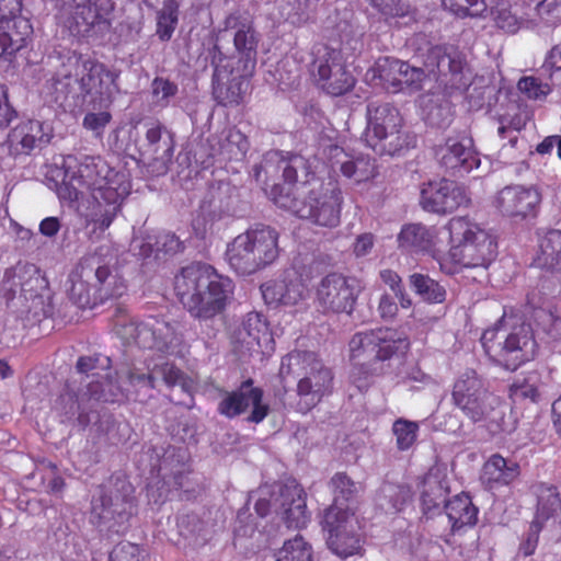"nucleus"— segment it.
Wrapping results in <instances>:
<instances>
[{
    "label": "nucleus",
    "instance_id": "obj_1",
    "mask_svg": "<svg viewBox=\"0 0 561 561\" xmlns=\"http://www.w3.org/2000/svg\"><path fill=\"white\" fill-rule=\"evenodd\" d=\"M131 193V180L123 169L111 167L103 158L85 156L79 161L69 158L57 195L61 201L75 202L84 194L93 205L84 215L87 236L99 241L111 227Z\"/></svg>",
    "mask_w": 561,
    "mask_h": 561
},
{
    "label": "nucleus",
    "instance_id": "obj_2",
    "mask_svg": "<svg viewBox=\"0 0 561 561\" xmlns=\"http://www.w3.org/2000/svg\"><path fill=\"white\" fill-rule=\"evenodd\" d=\"M274 163L283 171L284 178V184H275L270 193L277 206L322 227L339 225L343 196L336 183L324 184L314 176L297 182L298 171L309 176L306 160L301 156L285 157L279 152H271L264 162L265 172H270Z\"/></svg>",
    "mask_w": 561,
    "mask_h": 561
},
{
    "label": "nucleus",
    "instance_id": "obj_3",
    "mask_svg": "<svg viewBox=\"0 0 561 561\" xmlns=\"http://www.w3.org/2000/svg\"><path fill=\"white\" fill-rule=\"evenodd\" d=\"M174 291L194 317L208 319L225 310L233 294V283L209 265L192 264L175 275Z\"/></svg>",
    "mask_w": 561,
    "mask_h": 561
},
{
    "label": "nucleus",
    "instance_id": "obj_4",
    "mask_svg": "<svg viewBox=\"0 0 561 561\" xmlns=\"http://www.w3.org/2000/svg\"><path fill=\"white\" fill-rule=\"evenodd\" d=\"M445 229L450 249L439 260L443 272L455 274L462 268H488L497 256L494 232L467 217L451 218Z\"/></svg>",
    "mask_w": 561,
    "mask_h": 561
},
{
    "label": "nucleus",
    "instance_id": "obj_5",
    "mask_svg": "<svg viewBox=\"0 0 561 561\" xmlns=\"http://www.w3.org/2000/svg\"><path fill=\"white\" fill-rule=\"evenodd\" d=\"M61 75L65 78H72L83 92L105 104L103 110L88 112L82 121V126L87 130L95 137H102L112 119L107 107L118 91L116 75L94 58L77 53L68 56L62 65Z\"/></svg>",
    "mask_w": 561,
    "mask_h": 561
},
{
    "label": "nucleus",
    "instance_id": "obj_6",
    "mask_svg": "<svg viewBox=\"0 0 561 561\" xmlns=\"http://www.w3.org/2000/svg\"><path fill=\"white\" fill-rule=\"evenodd\" d=\"M408 346V339L390 328L356 333L348 344L352 382L359 390L367 389L376 377L386 373V362Z\"/></svg>",
    "mask_w": 561,
    "mask_h": 561
},
{
    "label": "nucleus",
    "instance_id": "obj_7",
    "mask_svg": "<svg viewBox=\"0 0 561 561\" xmlns=\"http://www.w3.org/2000/svg\"><path fill=\"white\" fill-rule=\"evenodd\" d=\"M278 254V233L262 226L238 234L228 244L226 259L237 273L250 275L272 264Z\"/></svg>",
    "mask_w": 561,
    "mask_h": 561
},
{
    "label": "nucleus",
    "instance_id": "obj_8",
    "mask_svg": "<svg viewBox=\"0 0 561 561\" xmlns=\"http://www.w3.org/2000/svg\"><path fill=\"white\" fill-rule=\"evenodd\" d=\"M279 374L298 377L299 405L306 410L316 407L332 389L331 370L311 352L289 353L282 360Z\"/></svg>",
    "mask_w": 561,
    "mask_h": 561
},
{
    "label": "nucleus",
    "instance_id": "obj_9",
    "mask_svg": "<svg viewBox=\"0 0 561 561\" xmlns=\"http://www.w3.org/2000/svg\"><path fill=\"white\" fill-rule=\"evenodd\" d=\"M160 377L168 386L179 385L185 391H188L192 387V380H187L173 365L165 363L149 368L148 375L140 374L136 369L124 370L119 374L123 385L118 386L110 379H105L103 382L92 379L88 382L89 399L116 401L124 392H130L131 388L136 392L141 389L154 388L156 381ZM85 396L87 393L82 394L80 400L84 401Z\"/></svg>",
    "mask_w": 561,
    "mask_h": 561
},
{
    "label": "nucleus",
    "instance_id": "obj_10",
    "mask_svg": "<svg viewBox=\"0 0 561 561\" xmlns=\"http://www.w3.org/2000/svg\"><path fill=\"white\" fill-rule=\"evenodd\" d=\"M255 512L261 517L274 512L288 528L307 526L310 515L307 511L306 493L296 482L262 485L255 492Z\"/></svg>",
    "mask_w": 561,
    "mask_h": 561
},
{
    "label": "nucleus",
    "instance_id": "obj_11",
    "mask_svg": "<svg viewBox=\"0 0 561 561\" xmlns=\"http://www.w3.org/2000/svg\"><path fill=\"white\" fill-rule=\"evenodd\" d=\"M482 346L489 357L507 369H516L530 360L536 351V343L529 327L523 324L507 332L503 325H496L483 332Z\"/></svg>",
    "mask_w": 561,
    "mask_h": 561
},
{
    "label": "nucleus",
    "instance_id": "obj_12",
    "mask_svg": "<svg viewBox=\"0 0 561 561\" xmlns=\"http://www.w3.org/2000/svg\"><path fill=\"white\" fill-rule=\"evenodd\" d=\"M454 403L473 422L496 421L500 399L488 392L482 378L474 370H466L456 379L453 388Z\"/></svg>",
    "mask_w": 561,
    "mask_h": 561
},
{
    "label": "nucleus",
    "instance_id": "obj_13",
    "mask_svg": "<svg viewBox=\"0 0 561 561\" xmlns=\"http://www.w3.org/2000/svg\"><path fill=\"white\" fill-rule=\"evenodd\" d=\"M321 524L328 547L334 554L347 558L359 552V524L351 506H343L336 500L324 511Z\"/></svg>",
    "mask_w": 561,
    "mask_h": 561
},
{
    "label": "nucleus",
    "instance_id": "obj_14",
    "mask_svg": "<svg viewBox=\"0 0 561 561\" xmlns=\"http://www.w3.org/2000/svg\"><path fill=\"white\" fill-rule=\"evenodd\" d=\"M401 126L402 117L394 106L388 103L368 105L365 140L376 152L393 154L401 148Z\"/></svg>",
    "mask_w": 561,
    "mask_h": 561
},
{
    "label": "nucleus",
    "instance_id": "obj_15",
    "mask_svg": "<svg viewBox=\"0 0 561 561\" xmlns=\"http://www.w3.org/2000/svg\"><path fill=\"white\" fill-rule=\"evenodd\" d=\"M541 193L536 186L507 185L491 197V207L502 217L523 221L537 215L541 204Z\"/></svg>",
    "mask_w": 561,
    "mask_h": 561
},
{
    "label": "nucleus",
    "instance_id": "obj_16",
    "mask_svg": "<svg viewBox=\"0 0 561 561\" xmlns=\"http://www.w3.org/2000/svg\"><path fill=\"white\" fill-rule=\"evenodd\" d=\"M236 64L233 57H222L215 66L214 95L222 105L239 104L248 90L247 78L253 67L248 66V62H243L242 68L236 67Z\"/></svg>",
    "mask_w": 561,
    "mask_h": 561
},
{
    "label": "nucleus",
    "instance_id": "obj_17",
    "mask_svg": "<svg viewBox=\"0 0 561 561\" xmlns=\"http://www.w3.org/2000/svg\"><path fill=\"white\" fill-rule=\"evenodd\" d=\"M445 9L460 18L491 16L496 26L507 33L520 28L522 21L511 12L506 0H443Z\"/></svg>",
    "mask_w": 561,
    "mask_h": 561
},
{
    "label": "nucleus",
    "instance_id": "obj_18",
    "mask_svg": "<svg viewBox=\"0 0 561 561\" xmlns=\"http://www.w3.org/2000/svg\"><path fill=\"white\" fill-rule=\"evenodd\" d=\"M313 62L312 73L320 88L330 95L339 96L351 91L355 85L354 76L347 71L335 50L323 48L318 51Z\"/></svg>",
    "mask_w": 561,
    "mask_h": 561
},
{
    "label": "nucleus",
    "instance_id": "obj_19",
    "mask_svg": "<svg viewBox=\"0 0 561 561\" xmlns=\"http://www.w3.org/2000/svg\"><path fill=\"white\" fill-rule=\"evenodd\" d=\"M357 295L358 289L355 279L332 273L319 283L316 299L323 311L351 313Z\"/></svg>",
    "mask_w": 561,
    "mask_h": 561
},
{
    "label": "nucleus",
    "instance_id": "obj_20",
    "mask_svg": "<svg viewBox=\"0 0 561 561\" xmlns=\"http://www.w3.org/2000/svg\"><path fill=\"white\" fill-rule=\"evenodd\" d=\"M263 392L252 386L251 380L244 381L236 391L227 392L218 404V412L229 419L251 411L248 421L260 423L267 413L268 405L262 401Z\"/></svg>",
    "mask_w": 561,
    "mask_h": 561
},
{
    "label": "nucleus",
    "instance_id": "obj_21",
    "mask_svg": "<svg viewBox=\"0 0 561 561\" xmlns=\"http://www.w3.org/2000/svg\"><path fill=\"white\" fill-rule=\"evenodd\" d=\"M470 197L465 187L454 181L442 179L426 184L421 192V204L425 210L447 214L468 206Z\"/></svg>",
    "mask_w": 561,
    "mask_h": 561
},
{
    "label": "nucleus",
    "instance_id": "obj_22",
    "mask_svg": "<svg viewBox=\"0 0 561 561\" xmlns=\"http://www.w3.org/2000/svg\"><path fill=\"white\" fill-rule=\"evenodd\" d=\"M261 291L265 302L275 306H298L309 297L306 279L295 270L285 272L277 279L266 282L261 286Z\"/></svg>",
    "mask_w": 561,
    "mask_h": 561
},
{
    "label": "nucleus",
    "instance_id": "obj_23",
    "mask_svg": "<svg viewBox=\"0 0 561 561\" xmlns=\"http://www.w3.org/2000/svg\"><path fill=\"white\" fill-rule=\"evenodd\" d=\"M436 157L446 169L470 172L479 168L480 158L473 149L469 137H449L436 149Z\"/></svg>",
    "mask_w": 561,
    "mask_h": 561
},
{
    "label": "nucleus",
    "instance_id": "obj_24",
    "mask_svg": "<svg viewBox=\"0 0 561 561\" xmlns=\"http://www.w3.org/2000/svg\"><path fill=\"white\" fill-rule=\"evenodd\" d=\"M425 67L428 73L442 76L450 75L451 84L456 88H466L470 83V73L465 58L456 50L447 51L444 47H434L430 50Z\"/></svg>",
    "mask_w": 561,
    "mask_h": 561
},
{
    "label": "nucleus",
    "instance_id": "obj_25",
    "mask_svg": "<svg viewBox=\"0 0 561 561\" xmlns=\"http://www.w3.org/2000/svg\"><path fill=\"white\" fill-rule=\"evenodd\" d=\"M329 159L333 170L337 169L343 176L355 184L368 182L377 175L375 160L363 154H348L341 147H331Z\"/></svg>",
    "mask_w": 561,
    "mask_h": 561
},
{
    "label": "nucleus",
    "instance_id": "obj_26",
    "mask_svg": "<svg viewBox=\"0 0 561 561\" xmlns=\"http://www.w3.org/2000/svg\"><path fill=\"white\" fill-rule=\"evenodd\" d=\"M169 331L167 324L154 321V323L144 322L140 324L130 323H116V333L125 340L126 343L131 341L136 342L144 348H168V335L162 336V331Z\"/></svg>",
    "mask_w": 561,
    "mask_h": 561
},
{
    "label": "nucleus",
    "instance_id": "obj_27",
    "mask_svg": "<svg viewBox=\"0 0 561 561\" xmlns=\"http://www.w3.org/2000/svg\"><path fill=\"white\" fill-rule=\"evenodd\" d=\"M438 229L422 224H407L398 234V247L409 254L434 255L437 247Z\"/></svg>",
    "mask_w": 561,
    "mask_h": 561
},
{
    "label": "nucleus",
    "instance_id": "obj_28",
    "mask_svg": "<svg viewBox=\"0 0 561 561\" xmlns=\"http://www.w3.org/2000/svg\"><path fill=\"white\" fill-rule=\"evenodd\" d=\"M50 135L39 121L20 122L8 136L10 151L14 154L28 153L49 141Z\"/></svg>",
    "mask_w": 561,
    "mask_h": 561
},
{
    "label": "nucleus",
    "instance_id": "obj_29",
    "mask_svg": "<svg viewBox=\"0 0 561 561\" xmlns=\"http://www.w3.org/2000/svg\"><path fill=\"white\" fill-rule=\"evenodd\" d=\"M238 341L248 351L263 354L273 351L274 342L265 318L257 312L247 314L238 332Z\"/></svg>",
    "mask_w": 561,
    "mask_h": 561
},
{
    "label": "nucleus",
    "instance_id": "obj_30",
    "mask_svg": "<svg viewBox=\"0 0 561 561\" xmlns=\"http://www.w3.org/2000/svg\"><path fill=\"white\" fill-rule=\"evenodd\" d=\"M11 2H15V0H0V57L12 55L23 48L32 32L31 24L23 19L14 21L15 31L13 33L5 32V28H9L10 25L5 11Z\"/></svg>",
    "mask_w": 561,
    "mask_h": 561
},
{
    "label": "nucleus",
    "instance_id": "obj_31",
    "mask_svg": "<svg viewBox=\"0 0 561 561\" xmlns=\"http://www.w3.org/2000/svg\"><path fill=\"white\" fill-rule=\"evenodd\" d=\"M444 472V468L435 466L428 470L421 482V504L426 515L435 514L446 501L448 490Z\"/></svg>",
    "mask_w": 561,
    "mask_h": 561
},
{
    "label": "nucleus",
    "instance_id": "obj_32",
    "mask_svg": "<svg viewBox=\"0 0 561 561\" xmlns=\"http://www.w3.org/2000/svg\"><path fill=\"white\" fill-rule=\"evenodd\" d=\"M561 511V501L559 499L556 489L546 488L543 489L538 499V510L536 514V518L530 526V534L523 546V551L525 556H529L534 552V549L537 545L538 534L540 531L541 525L543 522L549 520L551 517L558 515Z\"/></svg>",
    "mask_w": 561,
    "mask_h": 561
},
{
    "label": "nucleus",
    "instance_id": "obj_33",
    "mask_svg": "<svg viewBox=\"0 0 561 561\" xmlns=\"http://www.w3.org/2000/svg\"><path fill=\"white\" fill-rule=\"evenodd\" d=\"M130 491L131 486L129 483L125 480L119 481V486H117L115 494L93 499V511L101 519H110L114 514L122 516L127 511L130 514L131 502L128 499Z\"/></svg>",
    "mask_w": 561,
    "mask_h": 561
},
{
    "label": "nucleus",
    "instance_id": "obj_34",
    "mask_svg": "<svg viewBox=\"0 0 561 561\" xmlns=\"http://www.w3.org/2000/svg\"><path fill=\"white\" fill-rule=\"evenodd\" d=\"M5 275L12 286L20 287L25 296L30 294V297L37 298L39 290L45 288V279L39 268L33 263L19 262Z\"/></svg>",
    "mask_w": 561,
    "mask_h": 561
},
{
    "label": "nucleus",
    "instance_id": "obj_35",
    "mask_svg": "<svg viewBox=\"0 0 561 561\" xmlns=\"http://www.w3.org/2000/svg\"><path fill=\"white\" fill-rule=\"evenodd\" d=\"M519 476V466L501 455H493L484 463L482 480L490 488L507 485Z\"/></svg>",
    "mask_w": 561,
    "mask_h": 561
},
{
    "label": "nucleus",
    "instance_id": "obj_36",
    "mask_svg": "<svg viewBox=\"0 0 561 561\" xmlns=\"http://www.w3.org/2000/svg\"><path fill=\"white\" fill-rule=\"evenodd\" d=\"M68 288L70 299L81 308L93 307L96 298L93 289V271L81 265L69 276Z\"/></svg>",
    "mask_w": 561,
    "mask_h": 561
},
{
    "label": "nucleus",
    "instance_id": "obj_37",
    "mask_svg": "<svg viewBox=\"0 0 561 561\" xmlns=\"http://www.w3.org/2000/svg\"><path fill=\"white\" fill-rule=\"evenodd\" d=\"M534 262L540 268L561 274V231L551 230L539 239Z\"/></svg>",
    "mask_w": 561,
    "mask_h": 561
},
{
    "label": "nucleus",
    "instance_id": "obj_38",
    "mask_svg": "<svg viewBox=\"0 0 561 561\" xmlns=\"http://www.w3.org/2000/svg\"><path fill=\"white\" fill-rule=\"evenodd\" d=\"M446 514L454 533L465 527H471L477 522L478 510L472 504L469 495L458 494L445 505Z\"/></svg>",
    "mask_w": 561,
    "mask_h": 561
},
{
    "label": "nucleus",
    "instance_id": "obj_39",
    "mask_svg": "<svg viewBox=\"0 0 561 561\" xmlns=\"http://www.w3.org/2000/svg\"><path fill=\"white\" fill-rule=\"evenodd\" d=\"M93 289L96 305L106 299L121 297L125 289L124 280L105 265H100L93 271Z\"/></svg>",
    "mask_w": 561,
    "mask_h": 561
},
{
    "label": "nucleus",
    "instance_id": "obj_40",
    "mask_svg": "<svg viewBox=\"0 0 561 561\" xmlns=\"http://www.w3.org/2000/svg\"><path fill=\"white\" fill-rule=\"evenodd\" d=\"M400 60L382 57L367 71L366 78L391 93H398L399 82L397 80V71H400Z\"/></svg>",
    "mask_w": 561,
    "mask_h": 561
},
{
    "label": "nucleus",
    "instance_id": "obj_41",
    "mask_svg": "<svg viewBox=\"0 0 561 561\" xmlns=\"http://www.w3.org/2000/svg\"><path fill=\"white\" fill-rule=\"evenodd\" d=\"M146 4L153 7L159 0H145ZM163 7L157 12V30L158 37L167 42L169 41L179 22V5L175 0H163Z\"/></svg>",
    "mask_w": 561,
    "mask_h": 561
},
{
    "label": "nucleus",
    "instance_id": "obj_42",
    "mask_svg": "<svg viewBox=\"0 0 561 561\" xmlns=\"http://www.w3.org/2000/svg\"><path fill=\"white\" fill-rule=\"evenodd\" d=\"M224 217V211L217 204H203L195 215L192 227L197 237L204 238L215 229V226Z\"/></svg>",
    "mask_w": 561,
    "mask_h": 561
},
{
    "label": "nucleus",
    "instance_id": "obj_43",
    "mask_svg": "<svg viewBox=\"0 0 561 561\" xmlns=\"http://www.w3.org/2000/svg\"><path fill=\"white\" fill-rule=\"evenodd\" d=\"M276 561H312L311 546L299 535L284 542Z\"/></svg>",
    "mask_w": 561,
    "mask_h": 561
},
{
    "label": "nucleus",
    "instance_id": "obj_44",
    "mask_svg": "<svg viewBox=\"0 0 561 561\" xmlns=\"http://www.w3.org/2000/svg\"><path fill=\"white\" fill-rule=\"evenodd\" d=\"M410 282L415 293L430 302H442L445 299V289L434 279L422 274H413Z\"/></svg>",
    "mask_w": 561,
    "mask_h": 561
},
{
    "label": "nucleus",
    "instance_id": "obj_45",
    "mask_svg": "<svg viewBox=\"0 0 561 561\" xmlns=\"http://www.w3.org/2000/svg\"><path fill=\"white\" fill-rule=\"evenodd\" d=\"M233 42L236 49L245 57L243 62H248V66L253 67L257 38L252 26L250 24H241L234 34Z\"/></svg>",
    "mask_w": 561,
    "mask_h": 561
},
{
    "label": "nucleus",
    "instance_id": "obj_46",
    "mask_svg": "<svg viewBox=\"0 0 561 561\" xmlns=\"http://www.w3.org/2000/svg\"><path fill=\"white\" fill-rule=\"evenodd\" d=\"M392 433L399 450H409L416 442L419 424L405 419H398L392 424Z\"/></svg>",
    "mask_w": 561,
    "mask_h": 561
},
{
    "label": "nucleus",
    "instance_id": "obj_47",
    "mask_svg": "<svg viewBox=\"0 0 561 561\" xmlns=\"http://www.w3.org/2000/svg\"><path fill=\"white\" fill-rule=\"evenodd\" d=\"M400 71H397V80L399 82L398 92L409 90L419 91L423 87L426 75L423 69L411 67L409 64L400 60Z\"/></svg>",
    "mask_w": 561,
    "mask_h": 561
},
{
    "label": "nucleus",
    "instance_id": "obj_48",
    "mask_svg": "<svg viewBox=\"0 0 561 561\" xmlns=\"http://www.w3.org/2000/svg\"><path fill=\"white\" fill-rule=\"evenodd\" d=\"M249 144L245 136L236 129L229 130L226 141L221 148V154L227 159L239 160L244 157L248 151Z\"/></svg>",
    "mask_w": 561,
    "mask_h": 561
},
{
    "label": "nucleus",
    "instance_id": "obj_49",
    "mask_svg": "<svg viewBox=\"0 0 561 561\" xmlns=\"http://www.w3.org/2000/svg\"><path fill=\"white\" fill-rule=\"evenodd\" d=\"M535 379V376L516 379L510 388L512 400L514 402H522L524 400L536 402L539 398V392Z\"/></svg>",
    "mask_w": 561,
    "mask_h": 561
},
{
    "label": "nucleus",
    "instance_id": "obj_50",
    "mask_svg": "<svg viewBox=\"0 0 561 561\" xmlns=\"http://www.w3.org/2000/svg\"><path fill=\"white\" fill-rule=\"evenodd\" d=\"M332 485L334 490V503L339 500V504L350 506L347 502L351 496L356 493V484L344 473H336L332 478Z\"/></svg>",
    "mask_w": 561,
    "mask_h": 561
},
{
    "label": "nucleus",
    "instance_id": "obj_51",
    "mask_svg": "<svg viewBox=\"0 0 561 561\" xmlns=\"http://www.w3.org/2000/svg\"><path fill=\"white\" fill-rule=\"evenodd\" d=\"M518 90L531 100H542L550 93V87L535 77H524L518 81Z\"/></svg>",
    "mask_w": 561,
    "mask_h": 561
},
{
    "label": "nucleus",
    "instance_id": "obj_52",
    "mask_svg": "<svg viewBox=\"0 0 561 561\" xmlns=\"http://www.w3.org/2000/svg\"><path fill=\"white\" fill-rule=\"evenodd\" d=\"M110 561H146V554L137 545L122 542L113 549Z\"/></svg>",
    "mask_w": 561,
    "mask_h": 561
},
{
    "label": "nucleus",
    "instance_id": "obj_53",
    "mask_svg": "<svg viewBox=\"0 0 561 561\" xmlns=\"http://www.w3.org/2000/svg\"><path fill=\"white\" fill-rule=\"evenodd\" d=\"M178 87L163 78H156L152 82L153 102L165 106L170 99L175 95Z\"/></svg>",
    "mask_w": 561,
    "mask_h": 561
},
{
    "label": "nucleus",
    "instance_id": "obj_54",
    "mask_svg": "<svg viewBox=\"0 0 561 561\" xmlns=\"http://www.w3.org/2000/svg\"><path fill=\"white\" fill-rule=\"evenodd\" d=\"M386 497L390 499L391 507L394 511H401L411 500V492L408 488L401 485H387L382 490Z\"/></svg>",
    "mask_w": 561,
    "mask_h": 561
},
{
    "label": "nucleus",
    "instance_id": "obj_55",
    "mask_svg": "<svg viewBox=\"0 0 561 561\" xmlns=\"http://www.w3.org/2000/svg\"><path fill=\"white\" fill-rule=\"evenodd\" d=\"M538 15L547 23L561 21V0H542L537 5Z\"/></svg>",
    "mask_w": 561,
    "mask_h": 561
},
{
    "label": "nucleus",
    "instance_id": "obj_56",
    "mask_svg": "<svg viewBox=\"0 0 561 561\" xmlns=\"http://www.w3.org/2000/svg\"><path fill=\"white\" fill-rule=\"evenodd\" d=\"M543 67L551 71V78L561 83V43L549 51Z\"/></svg>",
    "mask_w": 561,
    "mask_h": 561
},
{
    "label": "nucleus",
    "instance_id": "obj_57",
    "mask_svg": "<svg viewBox=\"0 0 561 561\" xmlns=\"http://www.w3.org/2000/svg\"><path fill=\"white\" fill-rule=\"evenodd\" d=\"M382 14L388 16L403 15L407 11L401 0H369Z\"/></svg>",
    "mask_w": 561,
    "mask_h": 561
},
{
    "label": "nucleus",
    "instance_id": "obj_58",
    "mask_svg": "<svg viewBox=\"0 0 561 561\" xmlns=\"http://www.w3.org/2000/svg\"><path fill=\"white\" fill-rule=\"evenodd\" d=\"M374 247V237L370 233H364L356 239L354 253L356 256L367 255Z\"/></svg>",
    "mask_w": 561,
    "mask_h": 561
},
{
    "label": "nucleus",
    "instance_id": "obj_59",
    "mask_svg": "<svg viewBox=\"0 0 561 561\" xmlns=\"http://www.w3.org/2000/svg\"><path fill=\"white\" fill-rule=\"evenodd\" d=\"M60 220L57 217H46L39 224V232L45 237H55L60 230Z\"/></svg>",
    "mask_w": 561,
    "mask_h": 561
},
{
    "label": "nucleus",
    "instance_id": "obj_60",
    "mask_svg": "<svg viewBox=\"0 0 561 561\" xmlns=\"http://www.w3.org/2000/svg\"><path fill=\"white\" fill-rule=\"evenodd\" d=\"M13 111L7 103V93L2 85H0V127L7 126L12 117Z\"/></svg>",
    "mask_w": 561,
    "mask_h": 561
},
{
    "label": "nucleus",
    "instance_id": "obj_61",
    "mask_svg": "<svg viewBox=\"0 0 561 561\" xmlns=\"http://www.w3.org/2000/svg\"><path fill=\"white\" fill-rule=\"evenodd\" d=\"M108 365L107 357H81L77 363V368L80 373H89L96 368V364Z\"/></svg>",
    "mask_w": 561,
    "mask_h": 561
},
{
    "label": "nucleus",
    "instance_id": "obj_62",
    "mask_svg": "<svg viewBox=\"0 0 561 561\" xmlns=\"http://www.w3.org/2000/svg\"><path fill=\"white\" fill-rule=\"evenodd\" d=\"M379 313L385 319H391L397 313V305L389 296H382L378 307Z\"/></svg>",
    "mask_w": 561,
    "mask_h": 561
},
{
    "label": "nucleus",
    "instance_id": "obj_63",
    "mask_svg": "<svg viewBox=\"0 0 561 561\" xmlns=\"http://www.w3.org/2000/svg\"><path fill=\"white\" fill-rule=\"evenodd\" d=\"M380 277L382 279V282L387 285H389V287L394 291L397 293L398 290H400V283H401V279L399 277V275L391 271V270H383L380 272Z\"/></svg>",
    "mask_w": 561,
    "mask_h": 561
},
{
    "label": "nucleus",
    "instance_id": "obj_64",
    "mask_svg": "<svg viewBox=\"0 0 561 561\" xmlns=\"http://www.w3.org/2000/svg\"><path fill=\"white\" fill-rule=\"evenodd\" d=\"M133 251H137V253L142 257H148L153 252V247L151 242H145L140 238H134L131 241Z\"/></svg>",
    "mask_w": 561,
    "mask_h": 561
}]
</instances>
